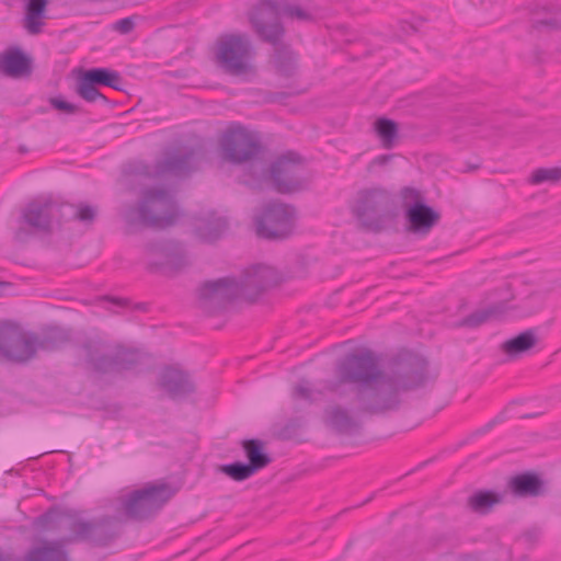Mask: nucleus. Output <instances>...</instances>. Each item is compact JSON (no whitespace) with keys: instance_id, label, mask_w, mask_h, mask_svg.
I'll use <instances>...</instances> for the list:
<instances>
[{"instance_id":"nucleus-5","label":"nucleus","mask_w":561,"mask_h":561,"mask_svg":"<svg viewBox=\"0 0 561 561\" xmlns=\"http://www.w3.org/2000/svg\"><path fill=\"white\" fill-rule=\"evenodd\" d=\"M82 347L89 365L102 374L128 371L141 363V354L138 350L101 336L88 339Z\"/></svg>"},{"instance_id":"nucleus-1","label":"nucleus","mask_w":561,"mask_h":561,"mask_svg":"<svg viewBox=\"0 0 561 561\" xmlns=\"http://www.w3.org/2000/svg\"><path fill=\"white\" fill-rule=\"evenodd\" d=\"M336 379L327 380L324 390L342 396L351 386L352 409L334 403L323 410V422L339 434L351 435L362 428L360 415H381L397 411L401 392L421 388L427 379V362L417 355L396 358L388 371L368 350L350 353L336 365Z\"/></svg>"},{"instance_id":"nucleus-22","label":"nucleus","mask_w":561,"mask_h":561,"mask_svg":"<svg viewBox=\"0 0 561 561\" xmlns=\"http://www.w3.org/2000/svg\"><path fill=\"white\" fill-rule=\"evenodd\" d=\"M48 0H27L25 4V16L23 19V27L31 35L42 33L44 26V18Z\"/></svg>"},{"instance_id":"nucleus-27","label":"nucleus","mask_w":561,"mask_h":561,"mask_svg":"<svg viewBox=\"0 0 561 561\" xmlns=\"http://www.w3.org/2000/svg\"><path fill=\"white\" fill-rule=\"evenodd\" d=\"M248 463L255 470V472L267 467L272 459L264 451V444L260 439H248L242 443Z\"/></svg>"},{"instance_id":"nucleus-39","label":"nucleus","mask_w":561,"mask_h":561,"mask_svg":"<svg viewBox=\"0 0 561 561\" xmlns=\"http://www.w3.org/2000/svg\"><path fill=\"white\" fill-rule=\"evenodd\" d=\"M135 20L133 16L124 18L122 20L116 21L112 28L115 32H118L121 34H129L135 28Z\"/></svg>"},{"instance_id":"nucleus-17","label":"nucleus","mask_w":561,"mask_h":561,"mask_svg":"<svg viewBox=\"0 0 561 561\" xmlns=\"http://www.w3.org/2000/svg\"><path fill=\"white\" fill-rule=\"evenodd\" d=\"M149 251L156 259L151 265L169 272H179L187 264L186 255L182 247L173 241L153 243Z\"/></svg>"},{"instance_id":"nucleus-19","label":"nucleus","mask_w":561,"mask_h":561,"mask_svg":"<svg viewBox=\"0 0 561 561\" xmlns=\"http://www.w3.org/2000/svg\"><path fill=\"white\" fill-rule=\"evenodd\" d=\"M409 231L426 236L440 219L438 211L425 203H414L405 211Z\"/></svg>"},{"instance_id":"nucleus-21","label":"nucleus","mask_w":561,"mask_h":561,"mask_svg":"<svg viewBox=\"0 0 561 561\" xmlns=\"http://www.w3.org/2000/svg\"><path fill=\"white\" fill-rule=\"evenodd\" d=\"M508 489L519 497H535L545 493V483L539 476L533 472H524L512 477Z\"/></svg>"},{"instance_id":"nucleus-26","label":"nucleus","mask_w":561,"mask_h":561,"mask_svg":"<svg viewBox=\"0 0 561 561\" xmlns=\"http://www.w3.org/2000/svg\"><path fill=\"white\" fill-rule=\"evenodd\" d=\"M0 69L9 76H21L31 70L30 59L18 48L7 51L0 59Z\"/></svg>"},{"instance_id":"nucleus-42","label":"nucleus","mask_w":561,"mask_h":561,"mask_svg":"<svg viewBox=\"0 0 561 561\" xmlns=\"http://www.w3.org/2000/svg\"><path fill=\"white\" fill-rule=\"evenodd\" d=\"M103 300H108L119 307H125L128 305V300H125V299H122V298H114V297H108V296H104L102 298Z\"/></svg>"},{"instance_id":"nucleus-45","label":"nucleus","mask_w":561,"mask_h":561,"mask_svg":"<svg viewBox=\"0 0 561 561\" xmlns=\"http://www.w3.org/2000/svg\"><path fill=\"white\" fill-rule=\"evenodd\" d=\"M42 518H43V519H47V518H48V514L43 515V516H42Z\"/></svg>"},{"instance_id":"nucleus-14","label":"nucleus","mask_w":561,"mask_h":561,"mask_svg":"<svg viewBox=\"0 0 561 561\" xmlns=\"http://www.w3.org/2000/svg\"><path fill=\"white\" fill-rule=\"evenodd\" d=\"M279 16L275 0L262 1L250 15V22L256 35L273 46L280 44L285 35V27Z\"/></svg>"},{"instance_id":"nucleus-16","label":"nucleus","mask_w":561,"mask_h":561,"mask_svg":"<svg viewBox=\"0 0 561 561\" xmlns=\"http://www.w3.org/2000/svg\"><path fill=\"white\" fill-rule=\"evenodd\" d=\"M493 295L501 297V300L484 309H479L468 314L461 320L460 325L478 328L490 320L499 319L508 310L507 302L515 298V295L512 293L511 284L508 283L496 288Z\"/></svg>"},{"instance_id":"nucleus-7","label":"nucleus","mask_w":561,"mask_h":561,"mask_svg":"<svg viewBox=\"0 0 561 561\" xmlns=\"http://www.w3.org/2000/svg\"><path fill=\"white\" fill-rule=\"evenodd\" d=\"M263 151L260 136L241 125L228 127L219 137L218 152L221 161L241 165L253 162Z\"/></svg>"},{"instance_id":"nucleus-15","label":"nucleus","mask_w":561,"mask_h":561,"mask_svg":"<svg viewBox=\"0 0 561 561\" xmlns=\"http://www.w3.org/2000/svg\"><path fill=\"white\" fill-rule=\"evenodd\" d=\"M197 159L194 149L169 154L156 164V170L151 172L147 165L142 167L141 173L146 176L173 175L176 178H186L196 170Z\"/></svg>"},{"instance_id":"nucleus-30","label":"nucleus","mask_w":561,"mask_h":561,"mask_svg":"<svg viewBox=\"0 0 561 561\" xmlns=\"http://www.w3.org/2000/svg\"><path fill=\"white\" fill-rule=\"evenodd\" d=\"M95 81H93L85 71L78 78L77 82V93L87 102H95L96 100H102L104 103L107 102L106 96H104L99 89L96 88Z\"/></svg>"},{"instance_id":"nucleus-20","label":"nucleus","mask_w":561,"mask_h":561,"mask_svg":"<svg viewBox=\"0 0 561 561\" xmlns=\"http://www.w3.org/2000/svg\"><path fill=\"white\" fill-rule=\"evenodd\" d=\"M66 538L59 540H45L27 551L24 561H72L69 551L65 548Z\"/></svg>"},{"instance_id":"nucleus-33","label":"nucleus","mask_w":561,"mask_h":561,"mask_svg":"<svg viewBox=\"0 0 561 561\" xmlns=\"http://www.w3.org/2000/svg\"><path fill=\"white\" fill-rule=\"evenodd\" d=\"M218 471L225 473L234 481H244L255 474V470L247 462H232L228 465H220Z\"/></svg>"},{"instance_id":"nucleus-29","label":"nucleus","mask_w":561,"mask_h":561,"mask_svg":"<svg viewBox=\"0 0 561 561\" xmlns=\"http://www.w3.org/2000/svg\"><path fill=\"white\" fill-rule=\"evenodd\" d=\"M297 57L295 53L282 43L274 46V62L282 75L289 77L296 68Z\"/></svg>"},{"instance_id":"nucleus-34","label":"nucleus","mask_w":561,"mask_h":561,"mask_svg":"<svg viewBox=\"0 0 561 561\" xmlns=\"http://www.w3.org/2000/svg\"><path fill=\"white\" fill-rule=\"evenodd\" d=\"M66 341L67 337L62 331L49 330L42 337L36 335V351L51 352L59 348Z\"/></svg>"},{"instance_id":"nucleus-12","label":"nucleus","mask_w":561,"mask_h":561,"mask_svg":"<svg viewBox=\"0 0 561 561\" xmlns=\"http://www.w3.org/2000/svg\"><path fill=\"white\" fill-rule=\"evenodd\" d=\"M60 207L51 202H32L22 210L20 226L14 232L18 242H26L32 236L51 231L55 213Z\"/></svg>"},{"instance_id":"nucleus-40","label":"nucleus","mask_w":561,"mask_h":561,"mask_svg":"<svg viewBox=\"0 0 561 561\" xmlns=\"http://www.w3.org/2000/svg\"><path fill=\"white\" fill-rule=\"evenodd\" d=\"M49 103L54 108L65 112L67 114H75L79 111V107L77 105L69 103L65 100H61L59 98H51L49 100Z\"/></svg>"},{"instance_id":"nucleus-43","label":"nucleus","mask_w":561,"mask_h":561,"mask_svg":"<svg viewBox=\"0 0 561 561\" xmlns=\"http://www.w3.org/2000/svg\"><path fill=\"white\" fill-rule=\"evenodd\" d=\"M391 157L392 156H388V154L378 156L377 158H375L373 160L371 164L383 165V164H386L391 159Z\"/></svg>"},{"instance_id":"nucleus-31","label":"nucleus","mask_w":561,"mask_h":561,"mask_svg":"<svg viewBox=\"0 0 561 561\" xmlns=\"http://www.w3.org/2000/svg\"><path fill=\"white\" fill-rule=\"evenodd\" d=\"M375 130L385 148L393 147L398 137V125L394 121L386 117L378 118L375 123Z\"/></svg>"},{"instance_id":"nucleus-6","label":"nucleus","mask_w":561,"mask_h":561,"mask_svg":"<svg viewBox=\"0 0 561 561\" xmlns=\"http://www.w3.org/2000/svg\"><path fill=\"white\" fill-rule=\"evenodd\" d=\"M394 197L382 186L365 187L356 193L352 211L360 225L379 231L386 218L392 215Z\"/></svg>"},{"instance_id":"nucleus-4","label":"nucleus","mask_w":561,"mask_h":561,"mask_svg":"<svg viewBox=\"0 0 561 561\" xmlns=\"http://www.w3.org/2000/svg\"><path fill=\"white\" fill-rule=\"evenodd\" d=\"M175 493L176 489L165 481L149 482L118 496L114 510L121 518L144 522L156 516Z\"/></svg>"},{"instance_id":"nucleus-11","label":"nucleus","mask_w":561,"mask_h":561,"mask_svg":"<svg viewBox=\"0 0 561 561\" xmlns=\"http://www.w3.org/2000/svg\"><path fill=\"white\" fill-rule=\"evenodd\" d=\"M302 158L288 151L278 157L270 168V176L276 192L288 194L300 191L306 185Z\"/></svg>"},{"instance_id":"nucleus-37","label":"nucleus","mask_w":561,"mask_h":561,"mask_svg":"<svg viewBox=\"0 0 561 561\" xmlns=\"http://www.w3.org/2000/svg\"><path fill=\"white\" fill-rule=\"evenodd\" d=\"M401 197L403 201L404 207L408 209L409 206L413 205L414 203H424V198L422 194L413 188V187H404L401 191Z\"/></svg>"},{"instance_id":"nucleus-46","label":"nucleus","mask_w":561,"mask_h":561,"mask_svg":"<svg viewBox=\"0 0 561 561\" xmlns=\"http://www.w3.org/2000/svg\"><path fill=\"white\" fill-rule=\"evenodd\" d=\"M4 285V283H0V287H2Z\"/></svg>"},{"instance_id":"nucleus-9","label":"nucleus","mask_w":561,"mask_h":561,"mask_svg":"<svg viewBox=\"0 0 561 561\" xmlns=\"http://www.w3.org/2000/svg\"><path fill=\"white\" fill-rule=\"evenodd\" d=\"M70 535L67 542H88L95 547H106L114 542L121 535V528L116 517L101 516L90 520L83 518L71 519Z\"/></svg>"},{"instance_id":"nucleus-8","label":"nucleus","mask_w":561,"mask_h":561,"mask_svg":"<svg viewBox=\"0 0 561 561\" xmlns=\"http://www.w3.org/2000/svg\"><path fill=\"white\" fill-rule=\"evenodd\" d=\"M297 213L294 206L272 202L262 207L254 217L257 237L266 240L289 238L296 227Z\"/></svg>"},{"instance_id":"nucleus-10","label":"nucleus","mask_w":561,"mask_h":561,"mask_svg":"<svg viewBox=\"0 0 561 561\" xmlns=\"http://www.w3.org/2000/svg\"><path fill=\"white\" fill-rule=\"evenodd\" d=\"M252 55L253 47L247 35L227 34L217 42V62L229 75L247 73L250 70Z\"/></svg>"},{"instance_id":"nucleus-24","label":"nucleus","mask_w":561,"mask_h":561,"mask_svg":"<svg viewBox=\"0 0 561 561\" xmlns=\"http://www.w3.org/2000/svg\"><path fill=\"white\" fill-rule=\"evenodd\" d=\"M502 502L503 494L490 490H479L467 499V507L473 513L485 515Z\"/></svg>"},{"instance_id":"nucleus-25","label":"nucleus","mask_w":561,"mask_h":561,"mask_svg":"<svg viewBox=\"0 0 561 561\" xmlns=\"http://www.w3.org/2000/svg\"><path fill=\"white\" fill-rule=\"evenodd\" d=\"M538 342L534 331L527 330L501 344V351L510 358H516L533 348Z\"/></svg>"},{"instance_id":"nucleus-35","label":"nucleus","mask_w":561,"mask_h":561,"mask_svg":"<svg viewBox=\"0 0 561 561\" xmlns=\"http://www.w3.org/2000/svg\"><path fill=\"white\" fill-rule=\"evenodd\" d=\"M561 181V168H539L536 169L530 176L531 184L551 183L556 184Z\"/></svg>"},{"instance_id":"nucleus-13","label":"nucleus","mask_w":561,"mask_h":561,"mask_svg":"<svg viewBox=\"0 0 561 561\" xmlns=\"http://www.w3.org/2000/svg\"><path fill=\"white\" fill-rule=\"evenodd\" d=\"M0 352L10 360L27 362L36 354V335L25 333L18 324L2 323Z\"/></svg>"},{"instance_id":"nucleus-36","label":"nucleus","mask_w":561,"mask_h":561,"mask_svg":"<svg viewBox=\"0 0 561 561\" xmlns=\"http://www.w3.org/2000/svg\"><path fill=\"white\" fill-rule=\"evenodd\" d=\"M65 205H62L64 207ZM72 210L71 218L80 222L91 225L98 215V209L94 206L79 203L77 205H66ZM61 208V206H59Z\"/></svg>"},{"instance_id":"nucleus-23","label":"nucleus","mask_w":561,"mask_h":561,"mask_svg":"<svg viewBox=\"0 0 561 561\" xmlns=\"http://www.w3.org/2000/svg\"><path fill=\"white\" fill-rule=\"evenodd\" d=\"M227 227L228 222L225 218L210 215L196 220L195 233L203 241L213 242L221 237Z\"/></svg>"},{"instance_id":"nucleus-38","label":"nucleus","mask_w":561,"mask_h":561,"mask_svg":"<svg viewBox=\"0 0 561 561\" xmlns=\"http://www.w3.org/2000/svg\"><path fill=\"white\" fill-rule=\"evenodd\" d=\"M312 390L307 383H298L293 388V399L294 400H304L309 403L313 401Z\"/></svg>"},{"instance_id":"nucleus-44","label":"nucleus","mask_w":561,"mask_h":561,"mask_svg":"<svg viewBox=\"0 0 561 561\" xmlns=\"http://www.w3.org/2000/svg\"><path fill=\"white\" fill-rule=\"evenodd\" d=\"M494 424V421L493 422H490L489 424H486L485 428H484V432L490 430Z\"/></svg>"},{"instance_id":"nucleus-2","label":"nucleus","mask_w":561,"mask_h":561,"mask_svg":"<svg viewBox=\"0 0 561 561\" xmlns=\"http://www.w3.org/2000/svg\"><path fill=\"white\" fill-rule=\"evenodd\" d=\"M280 282L279 273L268 265H256L244 272L240 282L224 277L206 282L199 289V307L213 314L236 299L254 301L265 290Z\"/></svg>"},{"instance_id":"nucleus-32","label":"nucleus","mask_w":561,"mask_h":561,"mask_svg":"<svg viewBox=\"0 0 561 561\" xmlns=\"http://www.w3.org/2000/svg\"><path fill=\"white\" fill-rule=\"evenodd\" d=\"M277 10L280 15H284L290 20H297L301 22L313 21V15L311 12H309L301 5L290 2L288 0L277 1Z\"/></svg>"},{"instance_id":"nucleus-41","label":"nucleus","mask_w":561,"mask_h":561,"mask_svg":"<svg viewBox=\"0 0 561 561\" xmlns=\"http://www.w3.org/2000/svg\"><path fill=\"white\" fill-rule=\"evenodd\" d=\"M533 27L534 28H541V27H548L556 30L559 27V22L554 18L543 19V20H537L535 19L533 21Z\"/></svg>"},{"instance_id":"nucleus-3","label":"nucleus","mask_w":561,"mask_h":561,"mask_svg":"<svg viewBox=\"0 0 561 561\" xmlns=\"http://www.w3.org/2000/svg\"><path fill=\"white\" fill-rule=\"evenodd\" d=\"M181 216L173 195L165 188H147L138 204L129 206L124 214L130 226L167 229Z\"/></svg>"},{"instance_id":"nucleus-18","label":"nucleus","mask_w":561,"mask_h":561,"mask_svg":"<svg viewBox=\"0 0 561 561\" xmlns=\"http://www.w3.org/2000/svg\"><path fill=\"white\" fill-rule=\"evenodd\" d=\"M159 386L174 400L195 391V386L190 375L173 366L162 369L159 376Z\"/></svg>"},{"instance_id":"nucleus-28","label":"nucleus","mask_w":561,"mask_h":561,"mask_svg":"<svg viewBox=\"0 0 561 561\" xmlns=\"http://www.w3.org/2000/svg\"><path fill=\"white\" fill-rule=\"evenodd\" d=\"M85 73L95 81L96 85L110 87L117 91H123L124 81L119 72L108 68H92L85 70Z\"/></svg>"}]
</instances>
